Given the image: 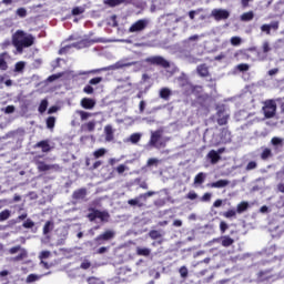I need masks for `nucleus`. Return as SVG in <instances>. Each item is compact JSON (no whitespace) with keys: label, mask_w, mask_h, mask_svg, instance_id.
<instances>
[{"label":"nucleus","mask_w":284,"mask_h":284,"mask_svg":"<svg viewBox=\"0 0 284 284\" xmlns=\"http://www.w3.org/2000/svg\"><path fill=\"white\" fill-rule=\"evenodd\" d=\"M118 174H123V172H125V170H128V166H125V164H120L116 169Z\"/></svg>","instance_id":"774afa93"},{"label":"nucleus","mask_w":284,"mask_h":284,"mask_svg":"<svg viewBox=\"0 0 284 284\" xmlns=\"http://www.w3.org/2000/svg\"><path fill=\"white\" fill-rule=\"evenodd\" d=\"M272 51V47H270V42L268 41H264L262 44V52L264 54H267V52Z\"/></svg>","instance_id":"864d4df0"},{"label":"nucleus","mask_w":284,"mask_h":284,"mask_svg":"<svg viewBox=\"0 0 284 284\" xmlns=\"http://www.w3.org/2000/svg\"><path fill=\"white\" fill-rule=\"evenodd\" d=\"M141 199H143V197H135V199H131V200H129L128 201V205H131L132 207H134L135 205L138 206V207H143V203H141Z\"/></svg>","instance_id":"473e14b6"},{"label":"nucleus","mask_w":284,"mask_h":284,"mask_svg":"<svg viewBox=\"0 0 284 284\" xmlns=\"http://www.w3.org/2000/svg\"><path fill=\"white\" fill-rule=\"evenodd\" d=\"M101 81H103V78L101 77H97V78H92L89 83L90 85H99V83H101Z\"/></svg>","instance_id":"052dcab7"},{"label":"nucleus","mask_w":284,"mask_h":284,"mask_svg":"<svg viewBox=\"0 0 284 284\" xmlns=\"http://www.w3.org/2000/svg\"><path fill=\"white\" fill-rule=\"evenodd\" d=\"M72 48H74V45H72V43L64 45L59 49L58 54H60V55L68 54V52H70V50H72Z\"/></svg>","instance_id":"c9c22d12"},{"label":"nucleus","mask_w":284,"mask_h":284,"mask_svg":"<svg viewBox=\"0 0 284 284\" xmlns=\"http://www.w3.org/2000/svg\"><path fill=\"white\" fill-rule=\"evenodd\" d=\"M100 38L90 39V38H83L78 42H73L72 45L75 48V50H83V48H90L91 45H94V43H101Z\"/></svg>","instance_id":"0eeeda50"},{"label":"nucleus","mask_w":284,"mask_h":284,"mask_svg":"<svg viewBox=\"0 0 284 284\" xmlns=\"http://www.w3.org/2000/svg\"><path fill=\"white\" fill-rule=\"evenodd\" d=\"M201 201L203 203H210V201H212V193H204L203 196L201 197Z\"/></svg>","instance_id":"bf43d9fd"},{"label":"nucleus","mask_w":284,"mask_h":284,"mask_svg":"<svg viewBox=\"0 0 284 284\" xmlns=\"http://www.w3.org/2000/svg\"><path fill=\"white\" fill-rule=\"evenodd\" d=\"M11 212L10 210L6 209L2 212H0V223H3V221H8L10 219Z\"/></svg>","instance_id":"72a5a7b5"},{"label":"nucleus","mask_w":284,"mask_h":284,"mask_svg":"<svg viewBox=\"0 0 284 284\" xmlns=\"http://www.w3.org/2000/svg\"><path fill=\"white\" fill-rule=\"evenodd\" d=\"M81 270H90V267H92V263L88 260H84L81 265H80Z\"/></svg>","instance_id":"13d9d810"},{"label":"nucleus","mask_w":284,"mask_h":284,"mask_svg":"<svg viewBox=\"0 0 284 284\" xmlns=\"http://www.w3.org/2000/svg\"><path fill=\"white\" fill-rule=\"evenodd\" d=\"M48 110V100H42L39 105V112L43 114Z\"/></svg>","instance_id":"3c124183"},{"label":"nucleus","mask_w":284,"mask_h":284,"mask_svg":"<svg viewBox=\"0 0 284 284\" xmlns=\"http://www.w3.org/2000/svg\"><path fill=\"white\" fill-rule=\"evenodd\" d=\"M221 245L222 247H231V245H234V239L230 235H223L221 236Z\"/></svg>","instance_id":"aec40b11"},{"label":"nucleus","mask_w":284,"mask_h":284,"mask_svg":"<svg viewBox=\"0 0 284 284\" xmlns=\"http://www.w3.org/2000/svg\"><path fill=\"white\" fill-rule=\"evenodd\" d=\"M150 21L148 19H140L135 21L130 28L129 32L134 33V32H143L145 28H148Z\"/></svg>","instance_id":"9d476101"},{"label":"nucleus","mask_w":284,"mask_h":284,"mask_svg":"<svg viewBox=\"0 0 284 284\" xmlns=\"http://www.w3.org/2000/svg\"><path fill=\"white\" fill-rule=\"evenodd\" d=\"M50 256H51L50 251H42V252L40 253L39 258H40L41 261H43L44 258H50Z\"/></svg>","instance_id":"0e129e2a"},{"label":"nucleus","mask_w":284,"mask_h":284,"mask_svg":"<svg viewBox=\"0 0 284 284\" xmlns=\"http://www.w3.org/2000/svg\"><path fill=\"white\" fill-rule=\"evenodd\" d=\"M55 123H57V118H54V116H49V118L47 119V128H48L49 130H53Z\"/></svg>","instance_id":"ea45409f"},{"label":"nucleus","mask_w":284,"mask_h":284,"mask_svg":"<svg viewBox=\"0 0 284 284\" xmlns=\"http://www.w3.org/2000/svg\"><path fill=\"white\" fill-rule=\"evenodd\" d=\"M135 254L138 256H150L152 254V250H150L148 247L138 246L136 250H135Z\"/></svg>","instance_id":"5701e85b"},{"label":"nucleus","mask_w":284,"mask_h":284,"mask_svg":"<svg viewBox=\"0 0 284 284\" xmlns=\"http://www.w3.org/2000/svg\"><path fill=\"white\" fill-rule=\"evenodd\" d=\"M179 274L182 278H187L190 272L187 271V266H181L179 270Z\"/></svg>","instance_id":"79ce46f5"},{"label":"nucleus","mask_w":284,"mask_h":284,"mask_svg":"<svg viewBox=\"0 0 284 284\" xmlns=\"http://www.w3.org/2000/svg\"><path fill=\"white\" fill-rule=\"evenodd\" d=\"M227 185H230V181L229 180H219L216 182H212L211 184H209V187H227Z\"/></svg>","instance_id":"4be33fe9"},{"label":"nucleus","mask_w":284,"mask_h":284,"mask_svg":"<svg viewBox=\"0 0 284 284\" xmlns=\"http://www.w3.org/2000/svg\"><path fill=\"white\" fill-rule=\"evenodd\" d=\"M83 12H85L83 8L74 7L71 11V14H73V17H79V14H83Z\"/></svg>","instance_id":"49530a36"},{"label":"nucleus","mask_w":284,"mask_h":284,"mask_svg":"<svg viewBox=\"0 0 284 284\" xmlns=\"http://www.w3.org/2000/svg\"><path fill=\"white\" fill-rule=\"evenodd\" d=\"M272 149L270 148H264L262 153H261V159L262 161H267V159H272Z\"/></svg>","instance_id":"c85d7f7f"},{"label":"nucleus","mask_w":284,"mask_h":284,"mask_svg":"<svg viewBox=\"0 0 284 284\" xmlns=\"http://www.w3.org/2000/svg\"><path fill=\"white\" fill-rule=\"evenodd\" d=\"M26 69V62L20 61L16 63L14 72H23Z\"/></svg>","instance_id":"de8ad7c7"},{"label":"nucleus","mask_w":284,"mask_h":284,"mask_svg":"<svg viewBox=\"0 0 284 284\" xmlns=\"http://www.w3.org/2000/svg\"><path fill=\"white\" fill-rule=\"evenodd\" d=\"M77 114H79L81 121H88V119H90V116H94V113H90L83 110H78L75 111Z\"/></svg>","instance_id":"cd10ccee"},{"label":"nucleus","mask_w":284,"mask_h":284,"mask_svg":"<svg viewBox=\"0 0 284 284\" xmlns=\"http://www.w3.org/2000/svg\"><path fill=\"white\" fill-rule=\"evenodd\" d=\"M236 214H239L236 210L230 209L225 211L222 215L224 216V219H236Z\"/></svg>","instance_id":"2f4dec72"},{"label":"nucleus","mask_w":284,"mask_h":284,"mask_svg":"<svg viewBox=\"0 0 284 284\" xmlns=\"http://www.w3.org/2000/svg\"><path fill=\"white\" fill-rule=\"evenodd\" d=\"M128 65H130V64L123 63L122 61H118L113 65H109V67L101 68V69H93V70H90L89 72H110V70H112V71L121 70V68H125Z\"/></svg>","instance_id":"9b49d317"},{"label":"nucleus","mask_w":284,"mask_h":284,"mask_svg":"<svg viewBox=\"0 0 284 284\" xmlns=\"http://www.w3.org/2000/svg\"><path fill=\"white\" fill-rule=\"evenodd\" d=\"M149 236L152 241H156V239H163V233H161V231L151 230Z\"/></svg>","instance_id":"7c9ffc66"},{"label":"nucleus","mask_w":284,"mask_h":284,"mask_svg":"<svg viewBox=\"0 0 284 284\" xmlns=\"http://www.w3.org/2000/svg\"><path fill=\"white\" fill-rule=\"evenodd\" d=\"M212 17H214L215 21H223L225 19H230V11L224 9H214L212 11Z\"/></svg>","instance_id":"f8f14e48"},{"label":"nucleus","mask_w":284,"mask_h":284,"mask_svg":"<svg viewBox=\"0 0 284 284\" xmlns=\"http://www.w3.org/2000/svg\"><path fill=\"white\" fill-rule=\"evenodd\" d=\"M130 143L136 144L141 141V133H133L129 138Z\"/></svg>","instance_id":"4c0bfd02"},{"label":"nucleus","mask_w":284,"mask_h":284,"mask_svg":"<svg viewBox=\"0 0 284 284\" xmlns=\"http://www.w3.org/2000/svg\"><path fill=\"white\" fill-rule=\"evenodd\" d=\"M81 108L84 110H94V106L97 105V101L92 98H83L80 101Z\"/></svg>","instance_id":"4468645a"},{"label":"nucleus","mask_w":284,"mask_h":284,"mask_svg":"<svg viewBox=\"0 0 284 284\" xmlns=\"http://www.w3.org/2000/svg\"><path fill=\"white\" fill-rule=\"evenodd\" d=\"M89 214L87 215V219L89 221L94 222L97 219L101 221V223H109L110 221V213L108 211H101L98 209H89Z\"/></svg>","instance_id":"20e7f679"},{"label":"nucleus","mask_w":284,"mask_h":284,"mask_svg":"<svg viewBox=\"0 0 284 284\" xmlns=\"http://www.w3.org/2000/svg\"><path fill=\"white\" fill-rule=\"evenodd\" d=\"M261 30H262V32H266V34H271V32H272V26H270V24H263V26L261 27Z\"/></svg>","instance_id":"69168bd1"},{"label":"nucleus","mask_w":284,"mask_h":284,"mask_svg":"<svg viewBox=\"0 0 284 284\" xmlns=\"http://www.w3.org/2000/svg\"><path fill=\"white\" fill-rule=\"evenodd\" d=\"M203 93V87L202 85H193L192 87V94H195V97H199Z\"/></svg>","instance_id":"37998d69"},{"label":"nucleus","mask_w":284,"mask_h":284,"mask_svg":"<svg viewBox=\"0 0 284 284\" xmlns=\"http://www.w3.org/2000/svg\"><path fill=\"white\" fill-rule=\"evenodd\" d=\"M254 19V11L244 12L241 16V21H252Z\"/></svg>","instance_id":"f704fd0d"},{"label":"nucleus","mask_w":284,"mask_h":284,"mask_svg":"<svg viewBox=\"0 0 284 284\" xmlns=\"http://www.w3.org/2000/svg\"><path fill=\"white\" fill-rule=\"evenodd\" d=\"M254 48L240 49L234 53V59L237 61H247L250 59V53L247 52H252Z\"/></svg>","instance_id":"ddd939ff"},{"label":"nucleus","mask_w":284,"mask_h":284,"mask_svg":"<svg viewBox=\"0 0 284 284\" xmlns=\"http://www.w3.org/2000/svg\"><path fill=\"white\" fill-rule=\"evenodd\" d=\"M271 143L272 145H274V148H278V146L283 148V139L281 138H276V136L272 138Z\"/></svg>","instance_id":"58836bf2"},{"label":"nucleus","mask_w":284,"mask_h":284,"mask_svg":"<svg viewBox=\"0 0 284 284\" xmlns=\"http://www.w3.org/2000/svg\"><path fill=\"white\" fill-rule=\"evenodd\" d=\"M42 63H43V61L41 59H36L32 62V68H34V70H39V68H41Z\"/></svg>","instance_id":"680f3d73"},{"label":"nucleus","mask_w":284,"mask_h":284,"mask_svg":"<svg viewBox=\"0 0 284 284\" xmlns=\"http://www.w3.org/2000/svg\"><path fill=\"white\" fill-rule=\"evenodd\" d=\"M7 57H8V52H3L0 54V70L2 72H6V70H8V62L6 61Z\"/></svg>","instance_id":"b1692460"},{"label":"nucleus","mask_w":284,"mask_h":284,"mask_svg":"<svg viewBox=\"0 0 284 284\" xmlns=\"http://www.w3.org/2000/svg\"><path fill=\"white\" fill-rule=\"evenodd\" d=\"M262 110L265 119H274L276 116V102L274 100L266 101Z\"/></svg>","instance_id":"6e6552de"},{"label":"nucleus","mask_w":284,"mask_h":284,"mask_svg":"<svg viewBox=\"0 0 284 284\" xmlns=\"http://www.w3.org/2000/svg\"><path fill=\"white\" fill-rule=\"evenodd\" d=\"M61 77H63V73L52 74L47 79V83H52L53 81H57V79H61Z\"/></svg>","instance_id":"5fc2aeb1"},{"label":"nucleus","mask_w":284,"mask_h":284,"mask_svg":"<svg viewBox=\"0 0 284 284\" xmlns=\"http://www.w3.org/2000/svg\"><path fill=\"white\" fill-rule=\"evenodd\" d=\"M8 252L11 255L18 254L9 258L10 263H21V261H26V258H28V250L21 245L10 247Z\"/></svg>","instance_id":"7ed1b4c3"},{"label":"nucleus","mask_w":284,"mask_h":284,"mask_svg":"<svg viewBox=\"0 0 284 284\" xmlns=\"http://www.w3.org/2000/svg\"><path fill=\"white\" fill-rule=\"evenodd\" d=\"M204 182H205V173L203 172L197 173L194 178L195 185H203Z\"/></svg>","instance_id":"c756f323"},{"label":"nucleus","mask_w":284,"mask_h":284,"mask_svg":"<svg viewBox=\"0 0 284 284\" xmlns=\"http://www.w3.org/2000/svg\"><path fill=\"white\" fill-rule=\"evenodd\" d=\"M82 130H84V132H94V130H97V121L92 120L82 124Z\"/></svg>","instance_id":"412c9836"},{"label":"nucleus","mask_w":284,"mask_h":284,"mask_svg":"<svg viewBox=\"0 0 284 284\" xmlns=\"http://www.w3.org/2000/svg\"><path fill=\"white\" fill-rule=\"evenodd\" d=\"M256 168H258V163H256V161H251L247 163L245 170L246 172H251V170H256Z\"/></svg>","instance_id":"09e8293b"},{"label":"nucleus","mask_w":284,"mask_h":284,"mask_svg":"<svg viewBox=\"0 0 284 284\" xmlns=\"http://www.w3.org/2000/svg\"><path fill=\"white\" fill-rule=\"evenodd\" d=\"M206 159L210 160L212 165H216V163H219V161L221 160V155H219L215 150H211L207 153Z\"/></svg>","instance_id":"f3484780"},{"label":"nucleus","mask_w":284,"mask_h":284,"mask_svg":"<svg viewBox=\"0 0 284 284\" xmlns=\"http://www.w3.org/2000/svg\"><path fill=\"white\" fill-rule=\"evenodd\" d=\"M108 151L104 148L98 149L93 152L94 159H101V156H105Z\"/></svg>","instance_id":"e433bc0d"},{"label":"nucleus","mask_w":284,"mask_h":284,"mask_svg":"<svg viewBox=\"0 0 284 284\" xmlns=\"http://www.w3.org/2000/svg\"><path fill=\"white\" fill-rule=\"evenodd\" d=\"M39 278H41V276L37 274H29L27 276V283H36V281H39Z\"/></svg>","instance_id":"8fccbe9b"},{"label":"nucleus","mask_w":284,"mask_h":284,"mask_svg":"<svg viewBox=\"0 0 284 284\" xmlns=\"http://www.w3.org/2000/svg\"><path fill=\"white\" fill-rule=\"evenodd\" d=\"M16 14L20 17V19H26V17H28V10H26V8H19L17 9Z\"/></svg>","instance_id":"a19ab883"},{"label":"nucleus","mask_w":284,"mask_h":284,"mask_svg":"<svg viewBox=\"0 0 284 284\" xmlns=\"http://www.w3.org/2000/svg\"><path fill=\"white\" fill-rule=\"evenodd\" d=\"M43 155H36L33 158V163L37 166L38 172H50V170H60L59 164H47L44 161H41Z\"/></svg>","instance_id":"39448f33"},{"label":"nucleus","mask_w":284,"mask_h":284,"mask_svg":"<svg viewBox=\"0 0 284 284\" xmlns=\"http://www.w3.org/2000/svg\"><path fill=\"white\" fill-rule=\"evenodd\" d=\"M236 70H239L240 72H247V70H250V64L247 63L237 64Z\"/></svg>","instance_id":"6e6d98bb"},{"label":"nucleus","mask_w":284,"mask_h":284,"mask_svg":"<svg viewBox=\"0 0 284 284\" xmlns=\"http://www.w3.org/2000/svg\"><path fill=\"white\" fill-rule=\"evenodd\" d=\"M22 227H24V230H32V227H34V222L28 219L26 222H23Z\"/></svg>","instance_id":"603ef678"},{"label":"nucleus","mask_w":284,"mask_h":284,"mask_svg":"<svg viewBox=\"0 0 284 284\" xmlns=\"http://www.w3.org/2000/svg\"><path fill=\"white\" fill-rule=\"evenodd\" d=\"M248 207H250V203L243 201V202L237 204L235 211L237 212V214H243V212H247Z\"/></svg>","instance_id":"393cba45"},{"label":"nucleus","mask_w":284,"mask_h":284,"mask_svg":"<svg viewBox=\"0 0 284 284\" xmlns=\"http://www.w3.org/2000/svg\"><path fill=\"white\" fill-rule=\"evenodd\" d=\"M149 145L156 148L158 150H161V148H165L168 145V139H163V129L151 131Z\"/></svg>","instance_id":"f03ea898"},{"label":"nucleus","mask_w":284,"mask_h":284,"mask_svg":"<svg viewBox=\"0 0 284 284\" xmlns=\"http://www.w3.org/2000/svg\"><path fill=\"white\" fill-rule=\"evenodd\" d=\"M231 45H234V47H236V45H241V43H243V39H241V37H232L231 38Z\"/></svg>","instance_id":"c03bdc74"},{"label":"nucleus","mask_w":284,"mask_h":284,"mask_svg":"<svg viewBox=\"0 0 284 284\" xmlns=\"http://www.w3.org/2000/svg\"><path fill=\"white\" fill-rule=\"evenodd\" d=\"M34 148H41L42 152H50L52 148H50V141L48 140H42L38 142Z\"/></svg>","instance_id":"6ab92c4d"},{"label":"nucleus","mask_w":284,"mask_h":284,"mask_svg":"<svg viewBox=\"0 0 284 284\" xmlns=\"http://www.w3.org/2000/svg\"><path fill=\"white\" fill-rule=\"evenodd\" d=\"M145 63L149 65H156L158 68H170V61H168L162 55H152L145 59Z\"/></svg>","instance_id":"423d86ee"},{"label":"nucleus","mask_w":284,"mask_h":284,"mask_svg":"<svg viewBox=\"0 0 284 284\" xmlns=\"http://www.w3.org/2000/svg\"><path fill=\"white\" fill-rule=\"evenodd\" d=\"M11 41L12 45L16 47V50L21 53L24 48H32V45H34L36 38L32 33H28L23 30H17L12 34Z\"/></svg>","instance_id":"f257e3e1"},{"label":"nucleus","mask_w":284,"mask_h":284,"mask_svg":"<svg viewBox=\"0 0 284 284\" xmlns=\"http://www.w3.org/2000/svg\"><path fill=\"white\" fill-rule=\"evenodd\" d=\"M172 97V91L169 88H162L160 90V99H164V101H168Z\"/></svg>","instance_id":"a878e982"},{"label":"nucleus","mask_w":284,"mask_h":284,"mask_svg":"<svg viewBox=\"0 0 284 284\" xmlns=\"http://www.w3.org/2000/svg\"><path fill=\"white\" fill-rule=\"evenodd\" d=\"M149 196H154V192L149 191L146 193H142V194L139 195V199H142L143 201H148Z\"/></svg>","instance_id":"4d7b16f0"},{"label":"nucleus","mask_w":284,"mask_h":284,"mask_svg":"<svg viewBox=\"0 0 284 284\" xmlns=\"http://www.w3.org/2000/svg\"><path fill=\"white\" fill-rule=\"evenodd\" d=\"M53 230H54V222L47 221L44 226H43V234H44V236L50 234Z\"/></svg>","instance_id":"bb28decb"},{"label":"nucleus","mask_w":284,"mask_h":284,"mask_svg":"<svg viewBox=\"0 0 284 284\" xmlns=\"http://www.w3.org/2000/svg\"><path fill=\"white\" fill-rule=\"evenodd\" d=\"M115 233L112 230H108L104 233L98 235L93 241L97 245H104L108 241H112L114 239Z\"/></svg>","instance_id":"1a4fd4ad"},{"label":"nucleus","mask_w":284,"mask_h":284,"mask_svg":"<svg viewBox=\"0 0 284 284\" xmlns=\"http://www.w3.org/2000/svg\"><path fill=\"white\" fill-rule=\"evenodd\" d=\"M104 139L108 143L114 141V129L112 128V124H106L104 126Z\"/></svg>","instance_id":"2eb2a0df"},{"label":"nucleus","mask_w":284,"mask_h":284,"mask_svg":"<svg viewBox=\"0 0 284 284\" xmlns=\"http://www.w3.org/2000/svg\"><path fill=\"white\" fill-rule=\"evenodd\" d=\"M227 119H230L227 115H223L222 118L217 119V124L227 125Z\"/></svg>","instance_id":"e2e57ef3"},{"label":"nucleus","mask_w":284,"mask_h":284,"mask_svg":"<svg viewBox=\"0 0 284 284\" xmlns=\"http://www.w3.org/2000/svg\"><path fill=\"white\" fill-rule=\"evenodd\" d=\"M88 283H89V284H104L102 281H100V280L97 278V277H89V278H88Z\"/></svg>","instance_id":"338daca9"},{"label":"nucleus","mask_w":284,"mask_h":284,"mask_svg":"<svg viewBox=\"0 0 284 284\" xmlns=\"http://www.w3.org/2000/svg\"><path fill=\"white\" fill-rule=\"evenodd\" d=\"M131 0H104V6H109V8H116V6H121V3H131Z\"/></svg>","instance_id":"a211bd4d"},{"label":"nucleus","mask_w":284,"mask_h":284,"mask_svg":"<svg viewBox=\"0 0 284 284\" xmlns=\"http://www.w3.org/2000/svg\"><path fill=\"white\" fill-rule=\"evenodd\" d=\"M85 196H88V189L84 187L75 190L72 194L73 201H83Z\"/></svg>","instance_id":"dca6fc26"},{"label":"nucleus","mask_w":284,"mask_h":284,"mask_svg":"<svg viewBox=\"0 0 284 284\" xmlns=\"http://www.w3.org/2000/svg\"><path fill=\"white\" fill-rule=\"evenodd\" d=\"M230 230V225L225 221L220 222V232L221 234H225Z\"/></svg>","instance_id":"a18cd8bd"}]
</instances>
